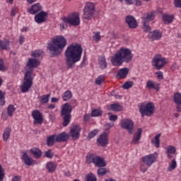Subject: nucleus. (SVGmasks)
Returning a JSON list of instances; mask_svg holds the SVG:
<instances>
[{"label": "nucleus", "instance_id": "f257e3e1", "mask_svg": "<svg viewBox=\"0 0 181 181\" xmlns=\"http://www.w3.org/2000/svg\"><path fill=\"white\" fill-rule=\"evenodd\" d=\"M83 54L82 46L74 42L69 45L65 52V62L68 69H74L76 63L81 61Z\"/></svg>", "mask_w": 181, "mask_h": 181}, {"label": "nucleus", "instance_id": "f03ea898", "mask_svg": "<svg viewBox=\"0 0 181 181\" xmlns=\"http://www.w3.org/2000/svg\"><path fill=\"white\" fill-rule=\"evenodd\" d=\"M40 65V62L35 58H30L26 64V67L28 69L23 78V82L20 88L23 93H28L33 85L34 77L33 76L34 69Z\"/></svg>", "mask_w": 181, "mask_h": 181}, {"label": "nucleus", "instance_id": "7ed1b4c3", "mask_svg": "<svg viewBox=\"0 0 181 181\" xmlns=\"http://www.w3.org/2000/svg\"><path fill=\"white\" fill-rule=\"evenodd\" d=\"M134 58L132 51L127 47H121L111 58V63L115 66H121L124 62L130 63Z\"/></svg>", "mask_w": 181, "mask_h": 181}, {"label": "nucleus", "instance_id": "20e7f679", "mask_svg": "<svg viewBox=\"0 0 181 181\" xmlns=\"http://www.w3.org/2000/svg\"><path fill=\"white\" fill-rule=\"evenodd\" d=\"M67 45V40L64 36H56L47 42V49L52 57H55L62 54L64 47Z\"/></svg>", "mask_w": 181, "mask_h": 181}, {"label": "nucleus", "instance_id": "39448f33", "mask_svg": "<svg viewBox=\"0 0 181 181\" xmlns=\"http://www.w3.org/2000/svg\"><path fill=\"white\" fill-rule=\"evenodd\" d=\"M77 105L78 104L76 100H72L70 103H66L62 105L60 117L63 120V127H67L70 124L72 118L71 112Z\"/></svg>", "mask_w": 181, "mask_h": 181}, {"label": "nucleus", "instance_id": "423d86ee", "mask_svg": "<svg viewBox=\"0 0 181 181\" xmlns=\"http://www.w3.org/2000/svg\"><path fill=\"white\" fill-rule=\"evenodd\" d=\"M139 110L141 113L142 117L147 116L151 117L152 116L156 111V105L153 103H139Z\"/></svg>", "mask_w": 181, "mask_h": 181}, {"label": "nucleus", "instance_id": "0eeeda50", "mask_svg": "<svg viewBox=\"0 0 181 181\" xmlns=\"http://www.w3.org/2000/svg\"><path fill=\"white\" fill-rule=\"evenodd\" d=\"M168 64V59L163 57L162 54H156L152 59V66L155 67L156 70H161Z\"/></svg>", "mask_w": 181, "mask_h": 181}, {"label": "nucleus", "instance_id": "6e6552de", "mask_svg": "<svg viewBox=\"0 0 181 181\" xmlns=\"http://www.w3.org/2000/svg\"><path fill=\"white\" fill-rule=\"evenodd\" d=\"M95 13V5L92 2H88L83 8V18L90 21Z\"/></svg>", "mask_w": 181, "mask_h": 181}, {"label": "nucleus", "instance_id": "1a4fd4ad", "mask_svg": "<svg viewBox=\"0 0 181 181\" xmlns=\"http://www.w3.org/2000/svg\"><path fill=\"white\" fill-rule=\"evenodd\" d=\"M62 21L73 26H78L81 23L80 15L78 13H71L68 17H64Z\"/></svg>", "mask_w": 181, "mask_h": 181}, {"label": "nucleus", "instance_id": "9d476101", "mask_svg": "<svg viewBox=\"0 0 181 181\" xmlns=\"http://www.w3.org/2000/svg\"><path fill=\"white\" fill-rule=\"evenodd\" d=\"M121 127L127 129L129 134H132L134 129V122L131 119H123L121 120Z\"/></svg>", "mask_w": 181, "mask_h": 181}, {"label": "nucleus", "instance_id": "9b49d317", "mask_svg": "<svg viewBox=\"0 0 181 181\" xmlns=\"http://www.w3.org/2000/svg\"><path fill=\"white\" fill-rule=\"evenodd\" d=\"M32 117L34 119L33 124H42L43 123L44 119L43 115L41 112L37 110H35L32 112Z\"/></svg>", "mask_w": 181, "mask_h": 181}, {"label": "nucleus", "instance_id": "f8f14e48", "mask_svg": "<svg viewBox=\"0 0 181 181\" xmlns=\"http://www.w3.org/2000/svg\"><path fill=\"white\" fill-rule=\"evenodd\" d=\"M81 127L79 125H74L69 132L70 136L73 140H78L80 137Z\"/></svg>", "mask_w": 181, "mask_h": 181}, {"label": "nucleus", "instance_id": "ddd939ff", "mask_svg": "<svg viewBox=\"0 0 181 181\" xmlns=\"http://www.w3.org/2000/svg\"><path fill=\"white\" fill-rule=\"evenodd\" d=\"M157 160L155 154H149L146 156L142 157L141 160L145 163L148 167H151Z\"/></svg>", "mask_w": 181, "mask_h": 181}, {"label": "nucleus", "instance_id": "4468645a", "mask_svg": "<svg viewBox=\"0 0 181 181\" xmlns=\"http://www.w3.org/2000/svg\"><path fill=\"white\" fill-rule=\"evenodd\" d=\"M98 144L104 147L109 144V134L105 133H102L100 136L97 139Z\"/></svg>", "mask_w": 181, "mask_h": 181}, {"label": "nucleus", "instance_id": "2eb2a0df", "mask_svg": "<svg viewBox=\"0 0 181 181\" xmlns=\"http://www.w3.org/2000/svg\"><path fill=\"white\" fill-rule=\"evenodd\" d=\"M70 139V135L65 132H63L58 135H56L55 141L57 143L68 142Z\"/></svg>", "mask_w": 181, "mask_h": 181}, {"label": "nucleus", "instance_id": "dca6fc26", "mask_svg": "<svg viewBox=\"0 0 181 181\" xmlns=\"http://www.w3.org/2000/svg\"><path fill=\"white\" fill-rule=\"evenodd\" d=\"M146 86L148 89H154L156 91H160V84L153 80L147 81Z\"/></svg>", "mask_w": 181, "mask_h": 181}, {"label": "nucleus", "instance_id": "f3484780", "mask_svg": "<svg viewBox=\"0 0 181 181\" xmlns=\"http://www.w3.org/2000/svg\"><path fill=\"white\" fill-rule=\"evenodd\" d=\"M42 10V6H41L40 4L37 3L35 5L32 6L30 8L27 9V12L30 15H35L38 12Z\"/></svg>", "mask_w": 181, "mask_h": 181}, {"label": "nucleus", "instance_id": "a211bd4d", "mask_svg": "<svg viewBox=\"0 0 181 181\" xmlns=\"http://www.w3.org/2000/svg\"><path fill=\"white\" fill-rule=\"evenodd\" d=\"M125 21L130 28L135 29L138 27L137 21L132 16H127Z\"/></svg>", "mask_w": 181, "mask_h": 181}, {"label": "nucleus", "instance_id": "6ab92c4d", "mask_svg": "<svg viewBox=\"0 0 181 181\" xmlns=\"http://www.w3.org/2000/svg\"><path fill=\"white\" fill-rule=\"evenodd\" d=\"M21 159L25 165L29 166L34 165L36 162L33 158H30L26 152L23 153Z\"/></svg>", "mask_w": 181, "mask_h": 181}, {"label": "nucleus", "instance_id": "aec40b11", "mask_svg": "<svg viewBox=\"0 0 181 181\" xmlns=\"http://www.w3.org/2000/svg\"><path fill=\"white\" fill-rule=\"evenodd\" d=\"M129 69L127 67L123 68V69H120L116 77L118 79H124L126 78L127 77V76L129 75Z\"/></svg>", "mask_w": 181, "mask_h": 181}, {"label": "nucleus", "instance_id": "412c9836", "mask_svg": "<svg viewBox=\"0 0 181 181\" xmlns=\"http://www.w3.org/2000/svg\"><path fill=\"white\" fill-rule=\"evenodd\" d=\"M47 16V13H45V11H42L38 14H37L35 16L34 19H35V21L38 24L43 23L44 22L46 21Z\"/></svg>", "mask_w": 181, "mask_h": 181}, {"label": "nucleus", "instance_id": "4be33fe9", "mask_svg": "<svg viewBox=\"0 0 181 181\" xmlns=\"http://www.w3.org/2000/svg\"><path fill=\"white\" fill-rule=\"evenodd\" d=\"M94 165L98 168H105L107 166V163L104 158L96 156L94 161Z\"/></svg>", "mask_w": 181, "mask_h": 181}, {"label": "nucleus", "instance_id": "5701e85b", "mask_svg": "<svg viewBox=\"0 0 181 181\" xmlns=\"http://www.w3.org/2000/svg\"><path fill=\"white\" fill-rule=\"evenodd\" d=\"M163 36V33L159 30H156L151 33H149L148 37L152 40H159Z\"/></svg>", "mask_w": 181, "mask_h": 181}, {"label": "nucleus", "instance_id": "b1692460", "mask_svg": "<svg viewBox=\"0 0 181 181\" xmlns=\"http://www.w3.org/2000/svg\"><path fill=\"white\" fill-rule=\"evenodd\" d=\"M162 20L165 24L169 25L173 23L175 20V16L174 15L164 14L162 16Z\"/></svg>", "mask_w": 181, "mask_h": 181}, {"label": "nucleus", "instance_id": "393cba45", "mask_svg": "<svg viewBox=\"0 0 181 181\" xmlns=\"http://www.w3.org/2000/svg\"><path fill=\"white\" fill-rule=\"evenodd\" d=\"M142 133H143V129L141 128L138 129L137 132L135 133L134 138L132 139L133 144H139V141L141 139Z\"/></svg>", "mask_w": 181, "mask_h": 181}, {"label": "nucleus", "instance_id": "a878e982", "mask_svg": "<svg viewBox=\"0 0 181 181\" xmlns=\"http://www.w3.org/2000/svg\"><path fill=\"white\" fill-rule=\"evenodd\" d=\"M57 168V164L53 161H49L46 163L45 168L48 173H54Z\"/></svg>", "mask_w": 181, "mask_h": 181}, {"label": "nucleus", "instance_id": "bb28decb", "mask_svg": "<svg viewBox=\"0 0 181 181\" xmlns=\"http://www.w3.org/2000/svg\"><path fill=\"white\" fill-rule=\"evenodd\" d=\"M107 110L113 111V112H120L123 110V107L119 103H115L110 105L107 106Z\"/></svg>", "mask_w": 181, "mask_h": 181}, {"label": "nucleus", "instance_id": "cd10ccee", "mask_svg": "<svg viewBox=\"0 0 181 181\" xmlns=\"http://www.w3.org/2000/svg\"><path fill=\"white\" fill-rule=\"evenodd\" d=\"M30 152L33 154L35 158H40L42 156V151L38 148H33L30 149Z\"/></svg>", "mask_w": 181, "mask_h": 181}, {"label": "nucleus", "instance_id": "c85d7f7f", "mask_svg": "<svg viewBox=\"0 0 181 181\" xmlns=\"http://www.w3.org/2000/svg\"><path fill=\"white\" fill-rule=\"evenodd\" d=\"M11 131L12 129L10 127H6L4 129L3 132V140L4 141H7L10 139Z\"/></svg>", "mask_w": 181, "mask_h": 181}, {"label": "nucleus", "instance_id": "c756f323", "mask_svg": "<svg viewBox=\"0 0 181 181\" xmlns=\"http://www.w3.org/2000/svg\"><path fill=\"white\" fill-rule=\"evenodd\" d=\"M98 64L100 69H105L107 67V63L105 57H101L98 58Z\"/></svg>", "mask_w": 181, "mask_h": 181}, {"label": "nucleus", "instance_id": "7c9ffc66", "mask_svg": "<svg viewBox=\"0 0 181 181\" xmlns=\"http://www.w3.org/2000/svg\"><path fill=\"white\" fill-rule=\"evenodd\" d=\"M57 134H52L47 137V145L48 146H53L55 144V138Z\"/></svg>", "mask_w": 181, "mask_h": 181}, {"label": "nucleus", "instance_id": "2f4dec72", "mask_svg": "<svg viewBox=\"0 0 181 181\" xmlns=\"http://www.w3.org/2000/svg\"><path fill=\"white\" fill-rule=\"evenodd\" d=\"M51 97V94H47V95H43L40 97V103L42 105L47 104L49 102V98Z\"/></svg>", "mask_w": 181, "mask_h": 181}, {"label": "nucleus", "instance_id": "473e14b6", "mask_svg": "<svg viewBox=\"0 0 181 181\" xmlns=\"http://www.w3.org/2000/svg\"><path fill=\"white\" fill-rule=\"evenodd\" d=\"M10 46L9 41L4 42L0 39V51L8 50Z\"/></svg>", "mask_w": 181, "mask_h": 181}, {"label": "nucleus", "instance_id": "72a5a7b5", "mask_svg": "<svg viewBox=\"0 0 181 181\" xmlns=\"http://www.w3.org/2000/svg\"><path fill=\"white\" fill-rule=\"evenodd\" d=\"M156 13L155 11L148 12L145 18L146 22H151L155 20Z\"/></svg>", "mask_w": 181, "mask_h": 181}, {"label": "nucleus", "instance_id": "f704fd0d", "mask_svg": "<svg viewBox=\"0 0 181 181\" xmlns=\"http://www.w3.org/2000/svg\"><path fill=\"white\" fill-rule=\"evenodd\" d=\"M162 134H158L155 136V138H154V141H152V144H154V146L156 147V148H159L160 147V138Z\"/></svg>", "mask_w": 181, "mask_h": 181}, {"label": "nucleus", "instance_id": "c9c22d12", "mask_svg": "<svg viewBox=\"0 0 181 181\" xmlns=\"http://www.w3.org/2000/svg\"><path fill=\"white\" fill-rule=\"evenodd\" d=\"M86 163L91 164L94 163L96 159V156L94 154H88L86 157Z\"/></svg>", "mask_w": 181, "mask_h": 181}, {"label": "nucleus", "instance_id": "e433bc0d", "mask_svg": "<svg viewBox=\"0 0 181 181\" xmlns=\"http://www.w3.org/2000/svg\"><path fill=\"white\" fill-rule=\"evenodd\" d=\"M114 126H115L114 123H106L104 125L105 131L103 133L109 135L110 133V129Z\"/></svg>", "mask_w": 181, "mask_h": 181}, {"label": "nucleus", "instance_id": "4c0bfd02", "mask_svg": "<svg viewBox=\"0 0 181 181\" xmlns=\"http://www.w3.org/2000/svg\"><path fill=\"white\" fill-rule=\"evenodd\" d=\"M72 93L70 90H66L64 93H63L62 99L64 101H68L72 98Z\"/></svg>", "mask_w": 181, "mask_h": 181}, {"label": "nucleus", "instance_id": "58836bf2", "mask_svg": "<svg viewBox=\"0 0 181 181\" xmlns=\"http://www.w3.org/2000/svg\"><path fill=\"white\" fill-rule=\"evenodd\" d=\"M105 81V76L100 75L95 81V84L100 86Z\"/></svg>", "mask_w": 181, "mask_h": 181}, {"label": "nucleus", "instance_id": "ea45409f", "mask_svg": "<svg viewBox=\"0 0 181 181\" xmlns=\"http://www.w3.org/2000/svg\"><path fill=\"white\" fill-rule=\"evenodd\" d=\"M16 111V108L14 105H9L7 107V114L8 116L12 117L13 115L14 112Z\"/></svg>", "mask_w": 181, "mask_h": 181}, {"label": "nucleus", "instance_id": "a19ab883", "mask_svg": "<svg viewBox=\"0 0 181 181\" xmlns=\"http://www.w3.org/2000/svg\"><path fill=\"white\" fill-rule=\"evenodd\" d=\"M6 93L0 90V105L4 106L6 104Z\"/></svg>", "mask_w": 181, "mask_h": 181}, {"label": "nucleus", "instance_id": "79ce46f5", "mask_svg": "<svg viewBox=\"0 0 181 181\" xmlns=\"http://www.w3.org/2000/svg\"><path fill=\"white\" fill-rule=\"evenodd\" d=\"M86 181H98V179L94 174L88 173L86 177Z\"/></svg>", "mask_w": 181, "mask_h": 181}, {"label": "nucleus", "instance_id": "37998d69", "mask_svg": "<svg viewBox=\"0 0 181 181\" xmlns=\"http://www.w3.org/2000/svg\"><path fill=\"white\" fill-rule=\"evenodd\" d=\"M91 115L93 117H99L103 115V111L100 109H94L91 112Z\"/></svg>", "mask_w": 181, "mask_h": 181}, {"label": "nucleus", "instance_id": "c03bdc74", "mask_svg": "<svg viewBox=\"0 0 181 181\" xmlns=\"http://www.w3.org/2000/svg\"><path fill=\"white\" fill-rule=\"evenodd\" d=\"M43 52L41 50H35L32 52L31 57H34V59L39 58L42 56Z\"/></svg>", "mask_w": 181, "mask_h": 181}, {"label": "nucleus", "instance_id": "a18cd8bd", "mask_svg": "<svg viewBox=\"0 0 181 181\" xmlns=\"http://www.w3.org/2000/svg\"><path fill=\"white\" fill-rule=\"evenodd\" d=\"M134 85V81H126L123 86H122V88L125 90H128L131 88H132Z\"/></svg>", "mask_w": 181, "mask_h": 181}, {"label": "nucleus", "instance_id": "49530a36", "mask_svg": "<svg viewBox=\"0 0 181 181\" xmlns=\"http://www.w3.org/2000/svg\"><path fill=\"white\" fill-rule=\"evenodd\" d=\"M98 175L100 176H104L107 173V168H105L104 167L100 168L98 171Z\"/></svg>", "mask_w": 181, "mask_h": 181}, {"label": "nucleus", "instance_id": "de8ad7c7", "mask_svg": "<svg viewBox=\"0 0 181 181\" xmlns=\"http://www.w3.org/2000/svg\"><path fill=\"white\" fill-rule=\"evenodd\" d=\"M98 132L99 131L98 129H94L93 131L90 132L88 134L87 139H91L94 138L98 134Z\"/></svg>", "mask_w": 181, "mask_h": 181}, {"label": "nucleus", "instance_id": "09e8293b", "mask_svg": "<svg viewBox=\"0 0 181 181\" xmlns=\"http://www.w3.org/2000/svg\"><path fill=\"white\" fill-rule=\"evenodd\" d=\"M7 70V67L5 66L4 61L0 57V71L5 72Z\"/></svg>", "mask_w": 181, "mask_h": 181}, {"label": "nucleus", "instance_id": "8fccbe9b", "mask_svg": "<svg viewBox=\"0 0 181 181\" xmlns=\"http://www.w3.org/2000/svg\"><path fill=\"white\" fill-rule=\"evenodd\" d=\"M174 101L175 104L181 103V93H177L174 95Z\"/></svg>", "mask_w": 181, "mask_h": 181}, {"label": "nucleus", "instance_id": "3c124183", "mask_svg": "<svg viewBox=\"0 0 181 181\" xmlns=\"http://www.w3.org/2000/svg\"><path fill=\"white\" fill-rule=\"evenodd\" d=\"M143 30L146 33H151V28L146 21L144 22Z\"/></svg>", "mask_w": 181, "mask_h": 181}, {"label": "nucleus", "instance_id": "603ef678", "mask_svg": "<svg viewBox=\"0 0 181 181\" xmlns=\"http://www.w3.org/2000/svg\"><path fill=\"white\" fill-rule=\"evenodd\" d=\"M168 153L175 154L176 153V148L173 146H168L166 148Z\"/></svg>", "mask_w": 181, "mask_h": 181}, {"label": "nucleus", "instance_id": "864d4df0", "mask_svg": "<svg viewBox=\"0 0 181 181\" xmlns=\"http://www.w3.org/2000/svg\"><path fill=\"white\" fill-rule=\"evenodd\" d=\"M176 166H177V164H176V160L175 159H173L172 161H171V163L170 164V167L168 168V170L169 171H172L173 170H175L176 168Z\"/></svg>", "mask_w": 181, "mask_h": 181}, {"label": "nucleus", "instance_id": "5fc2aeb1", "mask_svg": "<svg viewBox=\"0 0 181 181\" xmlns=\"http://www.w3.org/2000/svg\"><path fill=\"white\" fill-rule=\"evenodd\" d=\"M45 156L48 158H52L54 156V153H52V149H48L47 151H45Z\"/></svg>", "mask_w": 181, "mask_h": 181}, {"label": "nucleus", "instance_id": "6e6d98bb", "mask_svg": "<svg viewBox=\"0 0 181 181\" xmlns=\"http://www.w3.org/2000/svg\"><path fill=\"white\" fill-rule=\"evenodd\" d=\"M109 120L111 122H116L118 119V116L116 115H112L111 113H108Z\"/></svg>", "mask_w": 181, "mask_h": 181}, {"label": "nucleus", "instance_id": "4d7b16f0", "mask_svg": "<svg viewBox=\"0 0 181 181\" xmlns=\"http://www.w3.org/2000/svg\"><path fill=\"white\" fill-rule=\"evenodd\" d=\"M5 177V171L1 165H0V181H4Z\"/></svg>", "mask_w": 181, "mask_h": 181}, {"label": "nucleus", "instance_id": "13d9d810", "mask_svg": "<svg viewBox=\"0 0 181 181\" xmlns=\"http://www.w3.org/2000/svg\"><path fill=\"white\" fill-rule=\"evenodd\" d=\"M93 40H95V42H98L101 40L100 33H95Z\"/></svg>", "mask_w": 181, "mask_h": 181}, {"label": "nucleus", "instance_id": "bf43d9fd", "mask_svg": "<svg viewBox=\"0 0 181 181\" xmlns=\"http://www.w3.org/2000/svg\"><path fill=\"white\" fill-rule=\"evenodd\" d=\"M148 168L149 167L147 165L144 163L140 165V170L145 173L148 170Z\"/></svg>", "mask_w": 181, "mask_h": 181}, {"label": "nucleus", "instance_id": "052dcab7", "mask_svg": "<svg viewBox=\"0 0 181 181\" xmlns=\"http://www.w3.org/2000/svg\"><path fill=\"white\" fill-rule=\"evenodd\" d=\"M124 1L127 5H132L135 3L136 0H119L120 3H123Z\"/></svg>", "mask_w": 181, "mask_h": 181}, {"label": "nucleus", "instance_id": "680f3d73", "mask_svg": "<svg viewBox=\"0 0 181 181\" xmlns=\"http://www.w3.org/2000/svg\"><path fill=\"white\" fill-rule=\"evenodd\" d=\"M155 74L157 75V78L158 80H163L164 78V74L163 71L156 72Z\"/></svg>", "mask_w": 181, "mask_h": 181}, {"label": "nucleus", "instance_id": "e2e57ef3", "mask_svg": "<svg viewBox=\"0 0 181 181\" xmlns=\"http://www.w3.org/2000/svg\"><path fill=\"white\" fill-rule=\"evenodd\" d=\"M175 6L177 8H181V0H175Z\"/></svg>", "mask_w": 181, "mask_h": 181}, {"label": "nucleus", "instance_id": "0e129e2a", "mask_svg": "<svg viewBox=\"0 0 181 181\" xmlns=\"http://www.w3.org/2000/svg\"><path fill=\"white\" fill-rule=\"evenodd\" d=\"M18 40L20 45H23L25 42V37L23 35L19 36Z\"/></svg>", "mask_w": 181, "mask_h": 181}, {"label": "nucleus", "instance_id": "69168bd1", "mask_svg": "<svg viewBox=\"0 0 181 181\" xmlns=\"http://www.w3.org/2000/svg\"><path fill=\"white\" fill-rule=\"evenodd\" d=\"M68 23H66L64 21H63V23H60V28L62 30H65L66 28H67V25Z\"/></svg>", "mask_w": 181, "mask_h": 181}, {"label": "nucleus", "instance_id": "338daca9", "mask_svg": "<svg viewBox=\"0 0 181 181\" xmlns=\"http://www.w3.org/2000/svg\"><path fill=\"white\" fill-rule=\"evenodd\" d=\"M21 177L20 176H13L12 177V181H21Z\"/></svg>", "mask_w": 181, "mask_h": 181}, {"label": "nucleus", "instance_id": "774afa93", "mask_svg": "<svg viewBox=\"0 0 181 181\" xmlns=\"http://www.w3.org/2000/svg\"><path fill=\"white\" fill-rule=\"evenodd\" d=\"M176 104V108L177 112H181V103H175Z\"/></svg>", "mask_w": 181, "mask_h": 181}]
</instances>
